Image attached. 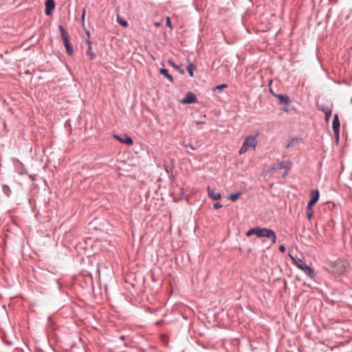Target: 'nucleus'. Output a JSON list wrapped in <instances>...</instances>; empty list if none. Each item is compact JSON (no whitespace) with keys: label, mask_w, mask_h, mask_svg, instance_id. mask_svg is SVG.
Returning a JSON list of instances; mask_svg holds the SVG:
<instances>
[{"label":"nucleus","mask_w":352,"mask_h":352,"mask_svg":"<svg viewBox=\"0 0 352 352\" xmlns=\"http://www.w3.org/2000/svg\"><path fill=\"white\" fill-rule=\"evenodd\" d=\"M291 165L292 164L289 160H283L271 167V173L286 176L291 168Z\"/></svg>","instance_id":"1"},{"label":"nucleus","mask_w":352,"mask_h":352,"mask_svg":"<svg viewBox=\"0 0 352 352\" xmlns=\"http://www.w3.org/2000/svg\"><path fill=\"white\" fill-rule=\"evenodd\" d=\"M257 135H248L244 140L242 146L239 151L240 155L246 153L249 150H254L257 146Z\"/></svg>","instance_id":"2"},{"label":"nucleus","mask_w":352,"mask_h":352,"mask_svg":"<svg viewBox=\"0 0 352 352\" xmlns=\"http://www.w3.org/2000/svg\"><path fill=\"white\" fill-rule=\"evenodd\" d=\"M289 257L292 261L293 263L300 270H302L307 275H308L310 278H313L315 275L314 270L307 265L304 262L299 258H296L295 256L289 254Z\"/></svg>","instance_id":"3"},{"label":"nucleus","mask_w":352,"mask_h":352,"mask_svg":"<svg viewBox=\"0 0 352 352\" xmlns=\"http://www.w3.org/2000/svg\"><path fill=\"white\" fill-rule=\"evenodd\" d=\"M58 29L63 41L64 46L66 49V52L68 55L72 56L74 54V49L69 42V34L63 25H60L58 26Z\"/></svg>","instance_id":"4"},{"label":"nucleus","mask_w":352,"mask_h":352,"mask_svg":"<svg viewBox=\"0 0 352 352\" xmlns=\"http://www.w3.org/2000/svg\"><path fill=\"white\" fill-rule=\"evenodd\" d=\"M256 236L258 237L267 238L270 239L273 243H275L276 241V235L275 232L271 229L257 227Z\"/></svg>","instance_id":"5"},{"label":"nucleus","mask_w":352,"mask_h":352,"mask_svg":"<svg viewBox=\"0 0 352 352\" xmlns=\"http://www.w3.org/2000/svg\"><path fill=\"white\" fill-rule=\"evenodd\" d=\"M340 126V123L338 115L337 113L334 114L333 120V122H332V129H333L334 136L337 140H339Z\"/></svg>","instance_id":"6"},{"label":"nucleus","mask_w":352,"mask_h":352,"mask_svg":"<svg viewBox=\"0 0 352 352\" xmlns=\"http://www.w3.org/2000/svg\"><path fill=\"white\" fill-rule=\"evenodd\" d=\"M113 136L116 140L125 144L132 145L133 144V139L126 134H124L122 137L116 134H114Z\"/></svg>","instance_id":"7"},{"label":"nucleus","mask_w":352,"mask_h":352,"mask_svg":"<svg viewBox=\"0 0 352 352\" xmlns=\"http://www.w3.org/2000/svg\"><path fill=\"white\" fill-rule=\"evenodd\" d=\"M182 103L183 104H192L197 102V98L196 96L190 92L188 91L184 96V98L181 100Z\"/></svg>","instance_id":"8"},{"label":"nucleus","mask_w":352,"mask_h":352,"mask_svg":"<svg viewBox=\"0 0 352 352\" xmlns=\"http://www.w3.org/2000/svg\"><path fill=\"white\" fill-rule=\"evenodd\" d=\"M302 139L299 137H294V138H289L286 142L285 147L287 148H292L294 146V145L296 144L300 143V142H302Z\"/></svg>","instance_id":"9"},{"label":"nucleus","mask_w":352,"mask_h":352,"mask_svg":"<svg viewBox=\"0 0 352 352\" xmlns=\"http://www.w3.org/2000/svg\"><path fill=\"white\" fill-rule=\"evenodd\" d=\"M45 6V14L48 16L52 13V10L55 8V1L54 0H46Z\"/></svg>","instance_id":"10"},{"label":"nucleus","mask_w":352,"mask_h":352,"mask_svg":"<svg viewBox=\"0 0 352 352\" xmlns=\"http://www.w3.org/2000/svg\"><path fill=\"white\" fill-rule=\"evenodd\" d=\"M208 195L214 200H219L221 197V193L219 192H214L210 186H208Z\"/></svg>","instance_id":"11"},{"label":"nucleus","mask_w":352,"mask_h":352,"mask_svg":"<svg viewBox=\"0 0 352 352\" xmlns=\"http://www.w3.org/2000/svg\"><path fill=\"white\" fill-rule=\"evenodd\" d=\"M319 109L320 111H322L324 115H325V121L326 122H328L331 116V113H332V109L328 107V106H322L321 107L319 108Z\"/></svg>","instance_id":"12"},{"label":"nucleus","mask_w":352,"mask_h":352,"mask_svg":"<svg viewBox=\"0 0 352 352\" xmlns=\"http://www.w3.org/2000/svg\"><path fill=\"white\" fill-rule=\"evenodd\" d=\"M274 97L280 100V102L287 105L290 102V98L287 95L285 94H274Z\"/></svg>","instance_id":"13"},{"label":"nucleus","mask_w":352,"mask_h":352,"mask_svg":"<svg viewBox=\"0 0 352 352\" xmlns=\"http://www.w3.org/2000/svg\"><path fill=\"white\" fill-rule=\"evenodd\" d=\"M317 201L313 199L312 198L310 199L309 201L308 202V204L307 206V210H311L310 212H307V217L308 219H311L313 214V210H312V206L316 204Z\"/></svg>","instance_id":"14"},{"label":"nucleus","mask_w":352,"mask_h":352,"mask_svg":"<svg viewBox=\"0 0 352 352\" xmlns=\"http://www.w3.org/2000/svg\"><path fill=\"white\" fill-rule=\"evenodd\" d=\"M87 43L88 45L87 54L89 56L90 59H94L96 54L91 50V42L89 40H87Z\"/></svg>","instance_id":"15"},{"label":"nucleus","mask_w":352,"mask_h":352,"mask_svg":"<svg viewBox=\"0 0 352 352\" xmlns=\"http://www.w3.org/2000/svg\"><path fill=\"white\" fill-rule=\"evenodd\" d=\"M160 73L164 75L170 82H173V77L170 74H169L168 69L162 68L160 69Z\"/></svg>","instance_id":"16"},{"label":"nucleus","mask_w":352,"mask_h":352,"mask_svg":"<svg viewBox=\"0 0 352 352\" xmlns=\"http://www.w3.org/2000/svg\"><path fill=\"white\" fill-rule=\"evenodd\" d=\"M196 69V66L192 63H190L187 67H186V69L190 75V77H193L194 76V73H193V71L194 69Z\"/></svg>","instance_id":"17"},{"label":"nucleus","mask_w":352,"mask_h":352,"mask_svg":"<svg viewBox=\"0 0 352 352\" xmlns=\"http://www.w3.org/2000/svg\"><path fill=\"white\" fill-rule=\"evenodd\" d=\"M116 21L122 26L126 28L129 26V23L126 21L124 20L119 14L116 16Z\"/></svg>","instance_id":"18"},{"label":"nucleus","mask_w":352,"mask_h":352,"mask_svg":"<svg viewBox=\"0 0 352 352\" xmlns=\"http://www.w3.org/2000/svg\"><path fill=\"white\" fill-rule=\"evenodd\" d=\"M319 191L317 189L312 190L310 193L311 198L318 201L319 199Z\"/></svg>","instance_id":"19"},{"label":"nucleus","mask_w":352,"mask_h":352,"mask_svg":"<svg viewBox=\"0 0 352 352\" xmlns=\"http://www.w3.org/2000/svg\"><path fill=\"white\" fill-rule=\"evenodd\" d=\"M241 195V193L240 192L230 194L228 196V199H230L232 201H235L240 197Z\"/></svg>","instance_id":"20"},{"label":"nucleus","mask_w":352,"mask_h":352,"mask_svg":"<svg viewBox=\"0 0 352 352\" xmlns=\"http://www.w3.org/2000/svg\"><path fill=\"white\" fill-rule=\"evenodd\" d=\"M256 232H257V227H255V228H251L250 229L247 233H246V236H250L252 234H256Z\"/></svg>","instance_id":"21"},{"label":"nucleus","mask_w":352,"mask_h":352,"mask_svg":"<svg viewBox=\"0 0 352 352\" xmlns=\"http://www.w3.org/2000/svg\"><path fill=\"white\" fill-rule=\"evenodd\" d=\"M227 87H228V85H226V84H221V85L215 86L213 88V90L215 91V90H217V89H222L223 88H226Z\"/></svg>","instance_id":"22"},{"label":"nucleus","mask_w":352,"mask_h":352,"mask_svg":"<svg viewBox=\"0 0 352 352\" xmlns=\"http://www.w3.org/2000/svg\"><path fill=\"white\" fill-rule=\"evenodd\" d=\"M85 14H86V9L83 8L82 12V16H81V21H82V25H85Z\"/></svg>","instance_id":"23"},{"label":"nucleus","mask_w":352,"mask_h":352,"mask_svg":"<svg viewBox=\"0 0 352 352\" xmlns=\"http://www.w3.org/2000/svg\"><path fill=\"white\" fill-rule=\"evenodd\" d=\"M168 64L173 67L175 69H178L179 67L173 61V60H168Z\"/></svg>","instance_id":"24"},{"label":"nucleus","mask_w":352,"mask_h":352,"mask_svg":"<svg viewBox=\"0 0 352 352\" xmlns=\"http://www.w3.org/2000/svg\"><path fill=\"white\" fill-rule=\"evenodd\" d=\"M166 24L167 26H168L170 28H172L171 21H170V19L169 17H166Z\"/></svg>","instance_id":"25"},{"label":"nucleus","mask_w":352,"mask_h":352,"mask_svg":"<svg viewBox=\"0 0 352 352\" xmlns=\"http://www.w3.org/2000/svg\"><path fill=\"white\" fill-rule=\"evenodd\" d=\"M213 207L214 209H219V208H221L222 207V205L220 204L219 203L217 202V203H214L213 204Z\"/></svg>","instance_id":"26"},{"label":"nucleus","mask_w":352,"mask_h":352,"mask_svg":"<svg viewBox=\"0 0 352 352\" xmlns=\"http://www.w3.org/2000/svg\"><path fill=\"white\" fill-rule=\"evenodd\" d=\"M3 190H4V192H5L8 196H9V195H9V193H10L11 191H10V188H9L8 186H4V189H3Z\"/></svg>","instance_id":"27"},{"label":"nucleus","mask_w":352,"mask_h":352,"mask_svg":"<svg viewBox=\"0 0 352 352\" xmlns=\"http://www.w3.org/2000/svg\"><path fill=\"white\" fill-rule=\"evenodd\" d=\"M189 146L190 147V148L192 150H195V149H197L198 145H197V143L195 144H192L190 143V144H189Z\"/></svg>","instance_id":"28"},{"label":"nucleus","mask_w":352,"mask_h":352,"mask_svg":"<svg viewBox=\"0 0 352 352\" xmlns=\"http://www.w3.org/2000/svg\"><path fill=\"white\" fill-rule=\"evenodd\" d=\"M279 250L281 252H284L285 251V247L284 245H280L279 246Z\"/></svg>","instance_id":"29"},{"label":"nucleus","mask_w":352,"mask_h":352,"mask_svg":"<svg viewBox=\"0 0 352 352\" xmlns=\"http://www.w3.org/2000/svg\"><path fill=\"white\" fill-rule=\"evenodd\" d=\"M204 123H205V122H204V121H197V122H196V124H204Z\"/></svg>","instance_id":"30"},{"label":"nucleus","mask_w":352,"mask_h":352,"mask_svg":"<svg viewBox=\"0 0 352 352\" xmlns=\"http://www.w3.org/2000/svg\"><path fill=\"white\" fill-rule=\"evenodd\" d=\"M270 94H271L273 96H274V94H276L274 92V91L272 90V88H270Z\"/></svg>","instance_id":"31"},{"label":"nucleus","mask_w":352,"mask_h":352,"mask_svg":"<svg viewBox=\"0 0 352 352\" xmlns=\"http://www.w3.org/2000/svg\"><path fill=\"white\" fill-rule=\"evenodd\" d=\"M155 26L158 27L160 25V23H155Z\"/></svg>","instance_id":"32"},{"label":"nucleus","mask_w":352,"mask_h":352,"mask_svg":"<svg viewBox=\"0 0 352 352\" xmlns=\"http://www.w3.org/2000/svg\"><path fill=\"white\" fill-rule=\"evenodd\" d=\"M31 178H32V181H34V178H35V177H32Z\"/></svg>","instance_id":"33"},{"label":"nucleus","mask_w":352,"mask_h":352,"mask_svg":"<svg viewBox=\"0 0 352 352\" xmlns=\"http://www.w3.org/2000/svg\"><path fill=\"white\" fill-rule=\"evenodd\" d=\"M181 73L184 74V71H179Z\"/></svg>","instance_id":"34"},{"label":"nucleus","mask_w":352,"mask_h":352,"mask_svg":"<svg viewBox=\"0 0 352 352\" xmlns=\"http://www.w3.org/2000/svg\"><path fill=\"white\" fill-rule=\"evenodd\" d=\"M272 80H270V85H271V84H272Z\"/></svg>","instance_id":"35"}]
</instances>
